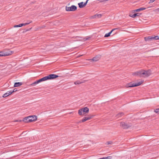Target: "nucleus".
Returning a JSON list of instances; mask_svg holds the SVG:
<instances>
[{
  "instance_id": "nucleus-16",
  "label": "nucleus",
  "mask_w": 159,
  "mask_h": 159,
  "mask_svg": "<svg viewBox=\"0 0 159 159\" xmlns=\"http://www.w3.org/2000/svg\"><path fill=\"white\" fill-rule=\"evenodd\" d=\"M22 82H16L14 84V87H19V86H20L21 85H22Z\"/></svg>"
},
{
  "instance_id": "nucleus-15",
  "label": "nucleus",
  "mask_w": 159,
  "mask_h": 159,
  "mask_svg": "<svg viewBox=\"0 0 159 159\" xmlns=\"http://www.w3.org/2000/svg\"><path fill=\"white\" fill-rule=\"evenodd\" d=\"M146 9V8L145 7H141L140 8H139L138 9L134 10L133 11H134V12H136L140 11H141L145 10Z\"/></svg>"
},
{
  "instance_id": "nucleus-29",
  "label": "nucleus",
  "mask_w": 159,
  "mask_h": 159,
  "mask_svg": "<svg viewBox=\"0 0 159 159\" xmlns=\"http://www.w3.org/2000/svg\"><path fill=\"white\" fill-rule=\"evenodd\" d=\"M39 83L38 82V80L36 81L34 83H33L31 85L32 86H34V85L37 84H38Z\"/></svg>"
},
{
  "instance_id": "nucleus-12",
  "label": "nucleus",
  "mask_w": 159,
  "mask_h": 159,
  "mask_svg": "<svg viewBox=\"0 0 159 159\" xmlns=\"http://www.w3.org/2000/svg\"><path fill=\"white\" fill-rule=\"evenodd\" d=\"M144 39L146 41L152 40V36H148L145 37Z\"/></svg>"
},
{
  "instance_id": "nucleus-4",
  "label": "nucleus",
  "mask_w": 159,
  "mask_h": 159,
  "mask_svg": "<svg viewBox=\"0 0 159 159\" xmlns=\"http://www.w3.org/2000/svg\"><path fill=\"white\" fill-rule=\"evenodd\" d=\"M58 77L59 76L57 75L54 74H51L43 77L44 80L46 81L48 80L54 79Z\"/></svg>"
},
{
  "instance_id": "nucleus-14",
  "label": "nucleus",
  "mask_w": 159,
  "mask_h": 159,
  "mask_svg": "<svg viewBox=\"0 0 159 159\" xmlns=\"http://www.w3.org/2000/svg\"><path fill=\"white\" fill-rule=\"evenodd\" d=\"M118 29V28H115L113 29L112 30L110 31V36L112 34V35L116 34L117 33V30Z\"/></svg>"
},
{
  "instance_id": "nucleus-6",
  "label": "nucleus",
  "mask_w": 159,
  "mask_h": 159,
  "mask_svg": "<svg viewBox=\"0 0 159 159\" xmlns=\"http://www.w3.org/2000/svg\"><path fill=\"white\" fill-rule=\"evenodd\" d=\"M101 56L100 55H98L93 57L92 59H89L88 60L90 62H96L98 61L101 58Z\"/></svg>"
},
{
  "instance_id": "nucleus-23",
  "label": "nucleus",
  "mask_w": 159,
  "mask_h": 159,
  "mask_svg": "<svg viewBox=\"0 0 159 159\" xmlns=\"http://www.w3.org/2000/svg\"><path fill=\"white\" fill-rule=\"evenodd\" d=\"M112 155L113 154L112 153L110 154V155H111V156H110V159H117V157L116 156Z\"/></svg>"
},
{
  "instance_id": "nucleus-2",
  "label": "nucleus",
  "mask_w": 159,
  "mask_h": 159,
  "mask_svg": "<svg viewBox=\"0 0 159 159\" xmlns=\"http://www.w3.org/2000/svg\"><path fill=\"white\" fill-rule=\"evenodd\" d=\"M89 109L87 107H84L79 109L78 111V114L80 116L85 115L86 113L89 112Z\"/></svg>"
},
{
  "instance_id": "nucleus-37",
  "label": "nucleus",
  "mask_w": 159,
  "mask_h": 159,
  "mask_svg": "<svg viewBox=\"0 0 159 159\" xmlns=\"http://www.w3.org/2000/svg\"><path fill=\"white\" fill-rule=\"evenodd\" d=\"M156 0H150V2H149V3H152L154 1H155Z\"/></svg>"
},
{
  "instance_id": "nucleus-26",
  "label": "nucleus",
  "mask_w": 159,
  "mask_h": 159,
  "mask_svg": "<svg viewBox=\"0 0 159 159\" xmlns=\"http://www.w3.org/2000/svg\"><path fill=\"white\" fill-rule=\"evenodd\" d=\"M159 39V37L158 36H152V39L153 40H156L158 39Z\"/></svg>"
},
{
  "instance_id": "nucleus-1",
  "label": "nucleus",
  "mask_w": 159,
  "mask_h": 159,
  "mask_svg": "<svg viewBox=\"0 0 159 159\" xmlns=\"http://www.w3.org/2000/svg\"><path fill=\"white\" fill-rule=\"evenodd\" d=\"M37 117L35 115H32L26 117L23 119V121L25 123L30 122L37 120Z\"/></svg>"
},
{
  "instance_id": "nucleus-11",
  "label": "nucleus",
  "mask_w": 159,
  "mask_h": 159,
  "mask_svg": "<svg viewBox=\"0 0 159 159\" xmlns=\"http://www.w3.org/2000/svg\"><path fill=\"white\" fill-rule=\"evenodd\" d=\"M86 81H87L85 80H77V81L74 82V83L75 84H76V85L79 84L81 83H84Z\"/></svg>"
},
{
  "instance_id": "nucleus-30",
  "label": "nucleus",
  "mask_w": 159,
  "mask_h": 159,
  "mask_svg": "<svg viewBox=\"0 0 159 159\" xmlns=\"http://www.w3.org/2000/svg\"><path fill=\"white\" fill-rule=\"evenodd\" d=\"M154 111L157 113L159 114V108L155 109Z\"/></svg>"
},
{
  "instance_id": "nucleus-5",
  "label": "nucleus",
  "mask_w": 159,
  "mask_h": 159,
  "mask_svg": "<svg viewBox=\"0 0 159 159\" xmlns=\"http://www.w3.org/2000/svg\"><path fill=\"white\" fill-rule=\"evenodd\" d=\"M77 7L75 5H72L71 7H66V10L67 11H75L77 10Z\"/></svg>"
},
{
  "instance_id": "nucleus-32",
  "label": "nucleus",
  "mask_w": 159,
  "mask_h": 159,
  "mask_svg": "<svg viewBox=\"0 0 159 159\" xmlns=\"http://www.w3.org/2000/svg\"><path fill=\"white\" fill-rule=\"evenodd\" d=\"M32 21L31 20L30 21V22H29V23H22L24 25H23V26H24V25H29V24L32 23Z\"/></svg>"
},
{
  "instance_id": "nucleus-39",
  "label": "nucleus",
  "mask_w": 159,
  "mask_h": 159,
  "mask_svg": "<svg viewBox=\"0 0 159 159\" xmlns=\"http://www.w3.org/2000/svg\"><path fill=\"white\" fill-rule=\"evenodd\" d=\"M22 121H23L22 120H16V121H15L16 122H18V121H20V122H21Z\"/></svg>"
},
{
  "instance_id": "nucleus-9",
  "label": "nucleus",
  "mask_w": 159,
  "mask_h": 159,
  "mask_svg": "<svg viewBox=\"0 0 159 159\" xmlns=\"http://www.w3.org/2000/svg\"><path fill=\"white\" fill-rule=\"evenodd\" d=\"M6 51H4L5 55H5V56L10 55L12 54L14 52L10 51V50L9 49Z\"/></svg>"
},
{
  "instance_id": "nucleus-7",
  "label": "nucleus",
  "mask_w": 159,
  "mask_h": 159,
  "mask_svg": "<svg viewBox=\"0 0 159 159\" xmlns=\"http://www.w3.org/2000/svg\"><path fill=\"white\" fill-rule=\"evenodd\" d=\"M120 126L123 129H127L131 127L130 124H127L126 123L121 122L120 123Z\"/></svg>"
},
{
  "instance_id": "nucleus-41",
  "label": "nucleus",
  "mask_w": 159,
  "mask_h": 159,
  "mask_svg": "<svg viewBox=\"0 0 159 159\" xmlns=\"http://www.w3.org/2000/svg\"><path fill=\"white\" fill-rule=\"evenodd\" d=\"M157 10L158 11H159V8H158L157 9Z\"/></svg>"
},
{
  "instance_id": "nucleus-27",
  "label": "nucleus",
  "mask_w": 159,
  "mask_h": 159,
  "mask_svg": "<svg viewBox=\"0 0 159 159\" xmlns=\"http://www.w3.org/2000/svg\"><path fill=\"white\" fill-rule=\"evenodd\" d=\"M5 55L4 53V51L3 52H0V57L5 56Z\"/></svg>"
},
{
  "instance_id": "nucleus-36",
  "label": "nucleus",
  "mask_w": 159,
  "mask_h": 159,
  "mask_svg": "<svg viewBox=\"0 0 159 159\" xmlns=\"http://www.w3.org/2000/svg\"><path fill=\"white\" fill-rule=\"evenodd\" d=\"M89 0H87L84 3V5H85V6H86L88 3V1Z\"/></svg>"
},
{
  "instance_id": "nucleus-22",
  "label": "nucleus",
  "mask_w": 159,
  "mask_h": 159,
  "mask_svg": "<svg viewBox=\"0 0 159 159\" xmlns=\"http://www.w3.org/2000/svg\"><path fill=\"white\" fill-rule=\"evenodd\" d=\"M90 119V118H89L88 117H84L83 119L81 120L82 122H85L87 120H89Z\"/></svg>"
},
{
  "instance_id": "nucleus-8",
  "label": "nucleus",
  "mask_w": 159,
  "mask_h": 159,
  "mask_svg": "<svg viewBox=\"0 0 159 159\" xmlns=\"http://www.w3.org/2000/svg\"><path fill=\"white\" fill-rule=\"evenodd\" d=\"M140 77H147L146 70H140Z\"/></svg>"
},
{
  "instance_id": "nucleus-20",
  "label": "nucleus",
  "mask_w": 159,
  "mask_h": 159,
  "mask_svg": "<svg viewBox=\"0 0 159 159\" xmlns=\"http://www.w3.org/2000/svg\"><path fill=\"white\" fill-rule=\"evenodd\" d=\"M132 75H138L140 77V70L135 72L133 73Z\"/></svg>"
},
{
  "instance_id": "nucleus-3",
  "label": "nucleus",
  "mask_w": 159,
  "mask_h": 159,
  "mask_svg": "<svg viewBox=\"0 0 159 159\" xmlns=\"http://www.w3.org/2000/svg\"><path fill=\"white\" fill-rule=\"evenodd\" d=\"M143 82V81H140L137 83H133L132 84L131 83H129L127 84L126 85L125 87L126 88L129 87H137L139 86L141 84H142Z\"/></svg>"
},
{
  "instance_id": "nucleus-34",
  "label": "nucleus",
  "mask_w": 159,
  "mask_h": 159,
  "mask_svg": "<svg viewBox=\"0 0 159 159\" xmlns=\"http://www.w3.org/2000/svg\"><path fill=\"white\" fill-rule=\"evenodd\" d=\"M95 116L94 115H89L88 116V117L89 118H90V119H91L93 117Z\"/></svg>"
},
{
  "instance_id": "nucleus-35",
  "label": "nucleus",
  "mask_w": 159,
  "mask_h": 159,
  "mask_svg": "<svg viewBox=\"0 0 159 159\" xmlns=\"http://www.w3.org/2000/svg\"><path fill=\"white\" fill-rule=\"evenodd\" d=\"M17 91L16 89H14L12 91H10L12 93L14 92H16Z\"/></svg>"
},
{
  "instance_id": "nucleus-42",
  "label": "nucleus",
  "mask_w": 159,
  "mask_h": 159,
  "mask_svg": "<svg viewBox=\"0 0 159 159\" xmlns=\"http://www.w3.org/2000/svg\"><path fill=\"white\" fill-rule=\"evenodd\" d=\"M26 30L25 31H28V30Z\"/></svg>"
},
{
  "instance_id": "nucleus-21",
  "label": "nucleus",
  "mask_w": 159,
  "mask_h": 159,
  "mask_svg": "<svg viewBox=\"0 0 159 159\" xmlns=\"http://www.w3.org/2000/svg\"><path fill=\"white\" fill-rule=\"evenodd\" d=\"M146 74H147V77H148L151 74V71L150 70H148L146 71Z\"/></svg>"
},
{
  "instance_id": "nucleus-17",
  "label": "nucleus",
  "mask_w": 159,
  "mask_h": 159,
  "mask_svg": "<svg viewBox=\"0 0 159 159\" xmlns=\"http://www.w3.org/2000/svg\"><path fill=\"white\" fill-rule=\"evenodd\" d=\"M11 94H12V93L10 91H8L7 92L5 93L3 95L2 97L3 98H5L7 97L8 96L11 95Z\"/></svg>"
},
{
  "instance_id": "nucleus-25",
  "label": "nucleus",
  "mask_w": 159,
  "mask_h": 159,
  "mask_svg": "<svg viewBox=\"0 0 159 159\" xmlns=\"http://www.w3.org/2000/svg\"><path fill=\"white\" fill-rule=\"evenodd\" d=\"M24 25L23 24H20L19 25H15L13 27L14 28H16V27H21L22 26H23V25Z\"/></svg>"
},
{
  "instance_id": "nucleus-33",
  "label": "nucleus",
  "mask_w": 159,
  "mask_h": 159,
  "mask_svg": "<svg viewBox=\"0 0 159 159\" xmlns=\"http://www.w3.org/2000/svg\"><path fill=\"white\" fill-rule=\"evenodd\" d=\"M109 37V32L106 34L104 36L105 37Z\"/></svg>"
},
{
  "instance_id": "nucleus-28",
  "label": "nucleus",
  "mask_w": 159,
  "mask_h": 159,
  "mask_svg": "<svg viewBox=\"0 0 159 159\" xmlns=\"http://www.w3.org/2000/svg\"><path fill=\"white\" fill-rule=\"evenodd\" d=\"M43 81H45L44 77H43L38 80V82L39 83Z\"/></svg>"
},
{
  "instance_id": "nucleus-24",
  "label": "nucleus",
  "mask_w": 159,
  "mask_h": 159,
  "mask_svg": "<svg viewBox=\"0 0 159 159\" xmlns=\"http://www.w3.org/2000/svg\"><path fill=\"white\" fill-rule=\"evenodd\" d=\"M124 115V113L123 112H120L117 114V115H116V117L117 118L120 117L122 116H123Z\"/></svg>"
},
{
  "instance_id": "nucleus-18",
  "label": "nucleus",
  "mask_w": 159,
  "mask_h": 159,
  "mask_svg": "<svg viewBox=\"0 0 159 159\" xmlns=\"http://www.w3.org/2000/svg\"><path fill=\"white\" fill-rule=\"evenodd\" d=\"M102 16V15L101 14H96L92 16V17L93 18H99L101 17Z\"/></svg>"
},
{
  "instance_id": "nucleus-38",
  "label": "nucleus",
  "mask_w": 159,
  "mask_h": 159,
  "mask_svg": "<svg viewBox=\"0 0 159 159\" xmlns=\"http://www.w3.org/2000/svg\"><path fill=\"white\" fill-rule=\"evenodd\" d=\"M155 49L156 48H155L152 49H150V50H149L148 51H153V50Z\"/></svg>"
},
{
  "instance_id": "nucleus-40",
  "label": "nucleus",
  "mask_w": 159,
  "mask_h": 159,
  "mask_svg": "<svg viewBox=\"0 0 159 159\" xmlns=\"http://www.w3.org/2000/svg\"><path fill=\"white\" fill-rule=\"evenodd\" d=\"M108 144H109V141H108L107 142Z\"/></svg>"
},
{
  "instance_id": "nucleus-31",
  "label": "nucleus",
  "mask_w": 159,
  "mask_h": 159,
  "mask_svg": "<svg viewBox=\"0 0 159 159\" xmlns=\"http://www.w3.org/2000/svg\"><path fill=\"white\" fill-rule=\"evenodd\" d=\"M90 38V37H86L84 38L83 39L84 41H85L87 40H89Z\"/></svg>"
},
{
  "instance_id": "nucleus-13",
  "label": "nucleus",
  "mask_w": 159,
  "mask_h": 159,
  "mask_svg": "<svg viewBox=\"0 0 159 159\" xmlns=\"http://www.w3.org/2000/svg\"><path fill=\"white\" fill-rule=\"evenodd\" d=\"M142 13H134L133 15L130 14L129 15V16L133 18H134L136 17V16H139Z\"/></svg>"
},
{
  "instance_id": "nucleus-10",
  "label": "nucleus",
  "mask_w": 159,
  "mask_h": 159,
  "mask_svg": "<svg viewBox=\"0 0 159 159\" xmlns=\"http://www.w3.org/2000/svg\"><path fill=\"white\" fill-rule=\"evenodd\" d=\"M116 148V146L113 145L112 142L110 141V150L113 151V150Z\"/></svg>"
},
{
  "instance_id": "nucleus-19",
  "label": "nucleus",
  "mask_w": 159,
  "mask_h": 159,
  "mask_svg": "<svg viewBox=\"0 0 159 159\" xmlns=\"http://www.w3.org/2000/svg\"><path fill=\"white\" fill-rule=\"evenodd\" d=\"M79 7L80 8H82L85 7V6L84 5V3L83 2H81L78 4Z\"/></svg>"
}]
</instances>
